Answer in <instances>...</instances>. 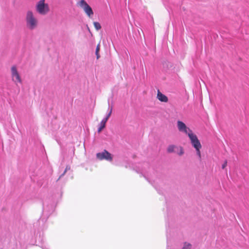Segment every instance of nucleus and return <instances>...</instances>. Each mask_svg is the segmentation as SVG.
Returning a JSON list of instances; mask_svg holds the SVG:
<instances>
[{"label": "nucleus", "mask_w": 249, "mask_h": 249, "mask_svg": "<svg viewBox=\"0 0 249 249\" xmlns=\"http://www.w3.org/2000/svg\"><path fill=\"white\" fill-rule=\"evenodd\" d=\"M11 75L12 80L16 83H21V79L20 75L18 71L17 67L15 66H13L11 67Z\"/></svg>", "instance_id": "5"}, {"label": "nucleus", "mask_w": 249, "mask_h": 249, "mask_svg": "<svg viewBox=\"0 0 249 249\" xmlns=\"http://www.w3.org/2000/svg\"><path fill=\"white\" fill-rule=\"evenodd\" d=\"M93 25H94V26L95 28L97 30H99L101 29V26L99 22H93Z\"/></svg>", "instance_id": "11"}, {"label": "nucleus", "mask_w": 249, "mask_h": 249, "mask_svg": "<svg viewBox=\"0 0 249 249\" xmlns=\"http://www.w3.org/2000/svg\"><path fill=\"white\" fill-rule=\"evenodd\" d=\"M99 50H100V44H98L96 47V52H95V53H96L97 59H98L100 57V55L99 54Z\"/></svg>", "instance_id": "12"}, {"label": "nucleus", "mask_w": 249, "mask_h": 249, "mask_svg": "<svg viewBox=\"0 0 249 249\" xmlns=\"http://www.w3.org/2000/svg\"><path fill=\"white\" fill-rule=\"evenodd\" d=\"M77 5L83 10L87 17L89 18L93 17L94 15L93 11L85 0H79L77 2Z\"/></svg>", "instance_id": "2"}, {"label": "nucleus", "mask_w": 249, "mask_h": 249, "mask_svg": "<svg viewBox=\"0 0 249 249\" xmlns=\"http://www.w3.org/2000/svg\"><path fill=\"white\" fill-rule=\"evenodd\" d=\"M26 21L27 27L31 30L35 29L37 26L38 21L31 11H27Z\"/></svg>", "instance_id": "3"}, {"label": "nucleus", "mask_w": 249, "mask_h": 249, "mask_svg": "<svg viewBox=\"0 0 249 249\" xmlns=\"http://www.w3.org/2000/svg\"><path fill=\"white\" fill-rule=\"evenodd\" d=\"M227 161L226 160L224 161V162H223V163L222 165V168L223 169H225V168L227 166Z\"/></svg>", "instance_id": "15"}, {"label": "nucleus", "mask_w": 249, "mask_h": 249, "mask_svg": "<svg viewBox=\"0 0 249 249\" xmlns=\"http://www.w3.org/2000/svg\"><path fill=\"white\" fill-rule=\"evenodd\" d=\"M178 148V146H177L174 144H171L168 146L167 148V151L169 153H176Z\"/></svg>", "instance_id": "8"}, {"label": "nucleus", "mask_w": 249, "mask_h": 249, "mask_svg": "<svg viewBox=\"0 0 249 249\" xmlns=\"http://www.w3.org/2000/svg\"><path fill=\"white\" fill-rule=\"evenodd\" d=\"M112 111V107H110V108L109 109V111L106 117L104 118V119H107V121L108 118L110 117V115L111 114Z\"/></svg>", "instance_id": "14"}, {"label": "nucleus", "mask_w": 249, "mask_h": 249, "mask_svg": "<svg viewBox=\"0 0 249 249\" xmlns=\"http://www.w3.org/2000/svg\"><path fill=\"white\" fill-rule=\"evenodd\" d=\"M179 156H182L184 154V152L182 147L179 146L178 148L177 149V152H176Z\"/></svg>", "instance_id": "10"}, {"label": "nucleus", "mask_w": 249, "mask_h": 249, "mask_svg": "<svg viewBox=\"0 0 249 249\" xmlns=\"http://www.w3.org/2000/svg\"><path fill=\"white\" fill-rule=\"evenodd\" d=\"M107 122V119H103L102 120V121L100 122V123L99 124V128L98 129V132H100L102 131V130L104 128H105Z\"/></svg>", "instance_id": "9"}, {"label": "nucleus", "mask_w": 249, "mask_h": 249, "mask_svg": "<svg viewBox=\"0 0 249 249\" xmlns=\"http://www.w3.org/2000/svg\"><path fill=\"white\" fill-rule=\"evenodd\" d=\"M177 124L178 131L188 136L192 146L196 149L197 155L200 159L201 158L200 149L202 145L197 136L183 122L178 121Z\"/></svg>", "instance_id": "1"}, {"label": "nucleus", "mask_w": 249, "mask_h": 249, "mask_svg": "<svg viewBox=\"0 0 249 249\" xmlns=\"http://www.w3.org/2000/svg\"><path fill=\"white\" fill-rule=\"evenodd\" d=\"M157 98L161 102L166 103L168 99L166 96L162 94L159 90H158Z\"/></svg>", "instance_id": "7"}, {"label": "nucleus", "mask_w": 249, "mask_h": 249, "mask_svg": "<svg viewBox=\"0 0 249 249\" xmlns=\"http://www.w3.org/2000/svg\"><path fill=\"white\" fill-rule=\"evenodd\" d=\"M70 169V167L68 168V167H67L66 168L65 171H66L68 169Z\"/></svg>", "instance_id": "16"}, {"label": "nucleus", "mask_w": 249, "mask_h": 249, "mask_svg": "<svg viewBox=\"0 0 249 249\" xmlns=\"http://www.w3.org/2000/svg\"><path fill=\"white\" fill-rule=\"evenodd\" d=\"M36 11L40 15H45L50 11L48 3H45V0H40L36 5Z\"/></svg>", "instance_id": "4"}, {"label": "nucleus", "mask_w": 249, "mask_h": 249, "mask_svg": "<svg viewBox=\"0 0 249 249\" xmlns=\"http://www.w3.org/2000/svg\"><path fill=\"white\" fill-rule=\"evenodd\" d=\"M191 245L189 243H185L184 244V246L182 249H191Z\"/></svg>", "instance_id": "13"}, {"label": "nucleus", "mask_w": 249, "mask_h": 249, "mask_svg": "<svg viewBox=\"0 0 249 249\" xmlns=\"http://www.w3.org/2000/svg\"><path fill=\"white\" fill-rule=\"evenodd\" d=\"M96 157L100 160H106L108 161L112 160L111 154L106 150L102 152L97 153Z\"/></svg>", "instance_id": "6"}]
</instances>
